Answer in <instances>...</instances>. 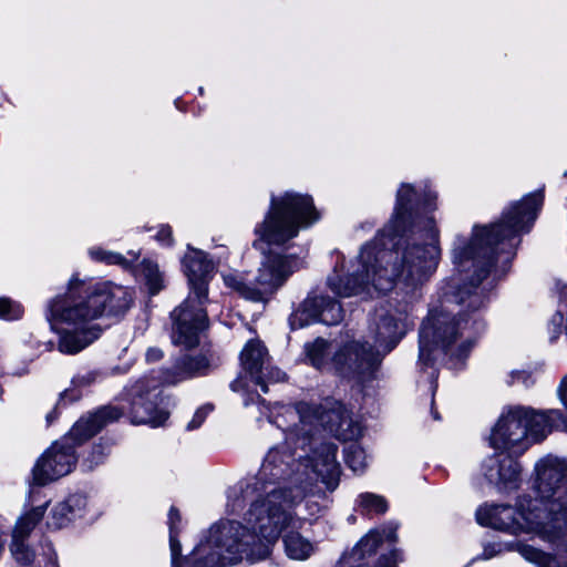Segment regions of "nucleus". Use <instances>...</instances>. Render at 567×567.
Instances as JSON below:
<instances>
[{
  "mask_svg": "<svg viewBox=\"0 0 567 567\" xmlns=\"http://www.w3.org/2000/svg\"><path fill=\"white\" fill-rule=\"evenodd\" d=\"M543 204V195L534 193L507 207L499 221L474 226L471 240L457 237L452 259L458 278L445 292L442 310H432L420 330V361L432 362V354L441 349L461 358L467 353L475 338L483 330V323L474 316L464 318L453 306H465L478 310L484 297L478 285L492 268L501 262L509 264L519 243V235L529 231Z\"/></svg>",
  "mask_w": 567,
  "mask_h": 567,
  "instance_id": "nucleus-1",
  "label": "nucleus"
},
{
  "mask_svg": "<svg viewBox=\"0 0 567 567\" xmlns=\"http://www.w3.org/2000/svg\"><path fill=\"white\" fill-rule=\"evenodd\" d=\"M436 194H424L422 207L415 206L416 192L402 184L396 193L394 213L378 236L363 245L346 274L336 266L328 286L339 297H374L391 291L396 284L416 289L436 270L441 248L439 229L431 215Z\"/></svg>",
  "mask_w": 567,
  "mask_h": 567,
  "instance_id": "nucleus-2",
  "label": "nucleus"
},
{
  "mask_svg": "<svg viewBox=\"0 0 567 567\" xmlns=\"http://www.w3.org/2000/svg\"><path fill=\"white\" fill-rule=\"evenodd\" d=\"M289 468L280 451L269 450L258 474L241 491L245 498L258 497L245 515L247 526L234 520L212 526L187 559L188 567H224L244 558H267L281 533L296 522L291 508L306 496L305 487L292 488L286 482Z\"/></svg>",
  "mask_w": 567,
  "mask_h": 567,
  "instance_id": "nucleus-3",
  "label": "nucleus"
},
{
  "mask_svg": "<svg viewBox=\"0 0 567 567\" xmlns=\"http://www.w3.org/2000/svg\"><path fill=\"white\" fill-rule=\"evenodd\" d=\"M535 497H522L517 508L509 505H484L476 511L482 526L517 534L534 533L567 549V463L547 455L535 465Z\"/></svg>",
  "mask_w": 567,
  "mask_h": 567,
  "instance_id": "nucleus-4",
  "label": "nucleus"
},
{
  "mask_svg": "<svg viewBox=\"0 0 567 567\" xmlns=\"http://www.w3.org/2000/svg\"><path fill=\"white\" fill-rule=\"evenodd\" d=\"M132 295L123 286L92 282L72 276L66 291L52 298L47 306V319L59 336L58 350L76 354L96 341L102 327L96 322L104 315L124 313Z\"/></svg>",
  "mask_w": 567,
  "mask_h": 567,
  "instance_id": "nucleus-5",
  "label": "nucleus"
},
{
  "mask_svg": "<svg viewBox=\"0 0 567 567\" xmlns=\"http://www.w3.org/2000/svg\"><path fill=\"white\" fill-rule=\"evenodd\" d=\"M554 429H567L565 414L558 409L511 406L504 410L489 435L491 446L501 452L484 460L483 475L498 488H515L520 475L515 456L522 455L532 443L543 441Z\"/></svg>",
  "mask_w": 567,
  "mask_h": 567,
  "instance_id": "nucleus-6",
  "label": "nucleus"
},
{
  "mask_svg": "<svg viewBox=\"0 0 567 567\" xmlns=\"http://www.w3.org/2000/svg\"><path fill=\"white\" fill-rule=\"evenodd\" d=\"M286 434L285 442L272 450L280 451L284 461L290 463L286 482L292 488L305 487L311 491L315 481L320 480L329 489L338 486L340 464L337 461V445L315 437L318 431L309 432L298 421L286 415V408L275 419Z\"/></svg>",
  "mask_w": 567,
  "mask_h": 567,
  "instance_id": "nucleus-7",
  "label": "nucleus"
},
{
  "mask_svg": "<svg viewBox=\"0 0 567 567\" xmlns=\"http://www.w3.org/2000/svg\"><path fill=\"white\" fill-rule=\"evenodd\" d=\"M413 326L408 302L390 300L377 309L369 327V338L344 343L333 355L336 370L346 377L372 375L384 355L391 352Z\"/></svg>",
  "mask_w": 567,
  "mask_h": 567,
  "instance_id": "nucleus-8",
  "label": "nucleus"
},
{
  "mask_svg": "<svg viewBox=\"0 0 567 567\" xmlns=\"http://www.w3.org/2000/svg\"><path fill=\"white\" fill-rule=\"evenodd\" d=\"M190 292L185 301L172 312V340L176 346L194 348L199 342V333L208 327L207 301L208 276L214 269L212 260L202 250L188 247L183 259Z\"/></svg>",
  "mask_w": 567,
  "mask_h": 567,
  "instance_id": "nucleus-9",
  "label": "nucleus"
},
{
  "mask_svg": "<svg viewBox=\"0 0 567 567\" xmlns=\"http://www.w3.org/2000/svg\"><path fill=\"white\" fill-rule=\"evenodd\" d=\"M124 413V408L104 406L86 417L80 419L70 432L52 443L38 458L32 474L38 485H45L69 475L78 463L75 449L107 423L116 421Z\"/></svg>",
  "mask_w": 567,
  "mask_h": 567,
  "instance_id": "nucleus-10",
  "label": "nucleus"
},
{
  "mask_svg": "<svg viewBox=\"0 0 567 567\" xmlns=\"http://www.w3.org/2000/svg\"><path fill=\"white\" fill-rule=\"evenodd\" d=\"M318 219L319 214L310 196L287 192L271 197L270 208L262 223L255 228V234L261 241L280 246Z\"/></svg>",
  "mask_w": 567,
  "mask_h": 567,
  "instance_id": "nucleus-11",
  "label": "nucleus"
},
{
  "mask_svg": "<svg viewBox=\"0 0 567 567\" xmlns=\"http://www.w3.org/2000/svg\"><path fill=\"white\" fill-rule=\"evenodd\" d=\"M241 372L230 384L235 392H241L245 396V405L255 402L264 403L260 395L252 391V386H260L264 393L267 392L268 382H280L286 378L285 372L272 367L268 350L259 340L248 341L240 352Z\"/></svg>",
  "mask_w": 567,
  "mask_h": 567,
  "instance_id": "nucleus-12",
  "label": "nucleus"
},
{
  "mask_svg": "<svg viewBox=\"0 0 567 567\" xmlns=\"http://www.w3.org/2000/svg\"><path fill=\"white\" fill-rule=\"evenodd\" d=\"M286 415L291 421H298L303 426H309V432L324 427L344 441L359 439L363 431L360 423L353 421L349 412L340 404L331 409H323L299 402L295 406L286 408Z\"/></svg>",
  "mask_w": 567,
  "mask_h": 567,
  "instance_id": "nucleus-13",
  "label": "nucleus"
},
{
  "mask_svg": "<svg viewBox=\"0 0 567 567\" xmlns=\"http://www.w3.org/2000/svg\"><path fill=\"white\" fill-rule=\"evenodd\" d=\"M300 267L301 261L292 256L275 252L265 255L252 282V301H267Z\"/></svg>",
  "mask_w": 567,
  "mask_h": 567,
  "instance_id": "nucleus-14",
  "label": "nucleus"
},
{
  "mask_svg": "<svg viewBox=\"0 0 567 567\" xmlns=\"http://www.w3.org/2000/svg\"><path fill=\"white\" fill-rule=\"evenodd\" d=\"M396 527L392 524L382 529H372L364 535L352 550L342 558L343 567H396L398 555L391 551L389 555H382L378 560V566H372L373 556L378 547L384 539L395 542Z\"/></svg>",
  "mask_w": 567,
  "mask_h": 567,
  "instance_id": "nucleus-15",
  "label": "nucleus"
},
{
  "mask_svg": "<svg viewBox=\"0 0 567 567\" xmlns=\"http://www.w3.org/2000/svg\"><path fill=\"white\" fill-rule=\"evenodd\" d=\"M150 380H138L128 390L131 399V417L136 424H150L154 427L164 424L168 412L158 409L159 390L157 384Z\"/></svg>",
  "mask_w": 567,
  "mask_h": 567,
  "instance_id": "nucleus-16",
  "label": "nucleus"
},
{
  "mask_svg": "<svg viewBox=\"0 0 567 567\" xmlns=\"http://www.w3.org/2000/svg\"><path fill=\"white\" fill-rule=\"evenodd\" d=\"M343 318V310L339 302L328 296H312L303 300L299 308L290 316L292 329H301L313 322L337 324Z\"/></svg>",
  "mask_w": 567,
  "mask_h": 567,
  "instance_id": "nucleus-17",
  "label": "nucleus"
},
{
  "mask_svg": "<svg viewBox=\"0 0 567 567\" xmlns=\"http://www.w3.org/2000/svg\"><path fill=\"white\" fill-rule=\"evenodd\" d=\"M517 551L524 559L536 567H567L566 551L557 550L555 554H547L538 548L520 542L512 544L491 543L484 546L483 558L491 559L503 551Z\"/></svg>",
  "mask_w": 567,
  "mask_h": 567,
  "instance_id": "nucleus-18",
  "label": "nucleus"
},
{
  "mask_svg": "<svg viewBox=\"0 0 567 567\" xmlns=\"http://www.w3.org/2000/svg\"><path fill=\"white\" fill-rule=\"evenodd\" d=\"M96 514L93 499L84 493H74L52 507L47 524L51 528L59 529L75 519L94 517Z\"/></svg>",
  "mask_w": 567,
  "mask_h": 567,
  "instance_id": "nucleus-19",
  "label": "nucleus"
},
{
  "mask_svg": "<svg viewBox=\"0 0 567 567\" xmlns=\"http://www.w3.org/2000/svg\"><path fill=\"white\" fill-rule=\"evenodd\" d=\"M45 511V505L32 508L20 517L13 527L10 551L16 561L20 565L29 566L34 560V553L25 544V539L43 518Z\"/></svg>",
  "mask_w": 567,
  "mask_h": 567,
  "instance_id": "nucleus-20",
  "label": "nucleus"
},
{
  "mask_svg": "<svg viewBox=\"0 0 567 567\" xmlns=\"http://www.w3.org/2000/svg\"><path fill=\"white\" fill-rule=\"evenodd\" d=\"M208 361L203 355H184L177 361L175 371L167 373L163 378V381L166 383H176L195 375L204 374L208 370Z\"/></svg>",
  "mask_w": 567,
  "mask_h": 567,
  "instance_id": "nucleus-21",
  "label": "nucleus"
},
{
  "mask_svg": "<svg viewBox=\"0 0 567 567\" xmlns=\"http://www.w3.org/2000/svg\"><path fill=\"white\" fill-rule=\"evenodd\" d=\"M285 550L295 560H306L315 551V544L297 532H288L284 536Z\"/></svg>",
  "mask_w": 567,
  "mask_h": 567,
  "instance_id": "nucleus-22",
  "label": "nucleus"
},
{
  "mask_svg": "<svg viewBox=\"0 0 567 567\" xmlns=\"http://www.w3.org/2000/svg\"><path fill=\"white\" fill-rule=\"evenodd\" d=\"M89 255L96 261H103L107 265H118L124 269L131 268L133 262L138 258V252L135 251H128L127 257H125L118 252L105 250L100 247L91 248Z\"/></svg>",
  "mask_w": 567,
  "mask_h": 567,
  "instance_id": "nucleus-23",
  "label": "nucleus"
},
{
  "mask_svg": "<svg viewBox=\"0 0 567 567\" xmlns=\"http://www.w3.org/2000/svg\"><path fill=\"white\" fill-rule=\"evenodd\" d=\"M355 508L363 515H381L388 511V502L381 495L367 492L357 497Z\"/></svg>",
  "mask_w": 567,
  "mask_h": 567,
  "instance_id": "nucleus-24",
  "label": "nucleus"
},
{
  "mask_svg": "<svg viewBox=\"0 0 567 567\" xmlns=\"http://www.w3.org/2000/svg\"><path fill=\"white\" fill-rule=\"evenodd\" d=\"M100 374L96 371H81L71 380V386L63 393L64 396L75 400L81 395V391L91 386L99 380Z\"/></svg>",
  "mask_w": 567,
  "mask_h": 567,
  "instance_id": "nucleus-25",
  "label": "nucleus"
},
{
  "mask_svg": "<svg viewBox=\"0 0 567 567\" xmlns=\"http://www.w3.org/2000/svg\"><path fill=\"white\" fill-rule=\"evenodd\" d=\"M141 272L152 295L157 293L163 288V276L156 262L144 259L141 264Z\"/></svg>",
  "mask_w": 567,
  "mask_h": 567,
  "instance_id": "nucleus-26",
  "label": "nucleus"
},
{
  "mask_svg": "<svg viewBox=\"0 0 567 567\" xmlns=\"http://www.w3.org/2000/svg\"><path fill=\"white\" fill-rule=\"evenodd\" d=\"M223 280H224V284L228 288L235 290L236 292H238L245 299H248V300L252 301V297L250 295H252V292L255 290L254 289V284L252 282H250V284L246 282L240 274H238V272H227V274H224L223 275Z\"/></svg>",
  "mask_w": 567,
  "mask_h": 567,
  "instance_id": "nucleus-27",
  "label": "nucleus"
},
{
  "mask_svg": "<svg viewBox=\"0 0 567 567\" xmlns=\"http://www.w3.org/2000/svg\"><path fill=\"white\" fill-rule=\"evenodd\" d=\"M367 453L357 443H351L346 449V463L355 473L362 472L367 466Z\"/></svg>",
  "mask_w": 567,
  "mask_h": 567,
  "instance_id": "nucleus-28",
  "label": "nucleus"
},
{
  "mask_svg": "<svg viewBox=\"0 0 567 567\" xmlns=\"http://www.w3.org/2000/svg\"><path fill=\"white\" fill-rule=\"evenodd\" d=\"M328 343L323 339H317L315 342L306 346L307 358L316 368H321L324 363Z\"/></svg>",
  "mask_w": 567,
  "mask_h": 567,
  "instance_id": "nucleus-29",
  "label": "nucleus"
},
{
  "mask_svg": "<svg viewBox=\"0 0 567 567\" xmlns=\"http://www.w3.org/2000/svg\"><path fill=\"white\" fill-rule=\"evenodd\" d=\"M23 315V308L20 303L6 298H0V318L3 320H17Z\"/></svg>",
  "mask_w": 567,
  "mask_h": 567,
  "instance_id": "nucleus-30",
  "label": "nucleus"
},
{
  "mask_svg": "<svg viewBox=\"0 0 567 567\" xmlns=\"http://www.w3.org/2000/svg\"><path fill=\"white\" fill-rule=\"evenodd\" d=\"M109 454V446L105 444H96L93 446L90 454L84 458L83 465L87 467V470H93L95 466L102 464Z\"/></svg>",
  "mask_w": 567,
  "mask_h": 567,
  "instance_id": "nucleus-31",
  "label": "nucleus"
},
{
  "mask_svg": "<svg viewBox=\"0 0 567 567\" xmlns=\"http://www.w3.org/2000/svg\"><path fill=\"white\" fill-rule=\"evenodd\" d=\"M212 410H213V406H212V405H209V404H208V405H204V406L199 408V409L195 412V414H194V416H193L192 421L188 423L187 429H188V430H194V429L199 427V426L203 424V422L205 421L206 416L208 415V413H209Z\"/></svg>",
  "mask_w": 567,
  "mask_h": 567,
  "instance_id": "nucleus-32",
  "label": "nucleus"
},
{
  "mask_svg": "<svg viewBox=\"0 0 567 567\" xmlns=\"http://www.w3.org/2000/svg\"><path fill=\"white\" fill-rule=\"evenodd\" d=\"M169 546H171V554H172V567H181L179 566V555H181V544L176 539L175 532L169 530Z\"/></svg>",
  "mask_w": 567,
  "mask_h": 567,
  "instance_id": "nucleus-33",
  "label": "nucleus"
},
{
  "mask_svg": "<svg viewBox=\"0 0 567 567\" xmlns=\"http://www.w3.org/2000/svg\"><path fill=\"white\" fill-rule=\"evenodd\" d=\"M508 384L522 383L528 385L530 383V374L526 371L515 370L509 373Z\"/></svg>",
  "mask_w": 567,
  "mask_h": 567,
  "instance_id": "nucleus-34",
  "label": "nucleus"
},
{
  "mask_svg": "<svg viewBox=\"0 0 567 567\" xmlns=\"http://www.w3.org/2000/svg\"><path fill=\"white\" fill-rule=\"evenodd\" d=\"M155 238L163 245H171L173 243L172 228L167 225L161 226Z\"/></svg>",
  "mask_w": 567,
  "mask_h": 567,
  "instance_id": "nucleus-35",
  "label": "nucleus"
},
{
  "mask_svg": "<svg viewBox=\"0 0 567 567\" xmlns=\"http://www.w3.org/2000/svg\"><path fill=\"white\" fill-rule=\"evenodd\" d=\"M163 357V352L157 348H150L146 352V360L150 362L157 361Z\"/></svg>",
  "mask_w": 567,
  "mask_h": 567,
  "instance_id": "nucleus-36",
  "label": "nucleus"
},
{
  "mask_svg": "<svg viewBox=\"0 0 567 567\" xmlns=\"http://www.w3.org/2000/svg\"><path fill=\"white\" fill-rule=\"evenodd\" d=\"M45 547L48 549V564H47V567H59L58 563H56V554L54 553V550L52 548V545L51 544H47Z\"/></svg>",
  "mask_w": 567,
  "mask_h": 567,
  "instance_id": "nucleus-37",
  "label": "nucleus"
},
{
  "mask_svg": "<svg viewBox=\"0 0 567 567\" xmlns=\"http://www.w3.org/2000/svg\"><path fill=\"white\" fill-rule=\"evenodd\" d=\"M169 530L174 532L175 523L179 520V514L176 508L172 507L168 514Z\"/></svg>",
  "mask_w": 567,
  "mask_h": 567,
  "instance_id": "nucleus-38",
  "label": "nucleus"
},
{
  "mask_svg": "<svg viewBox=\"0 0 567 567\" xmlns=\"http://www.w3.org/2000/svg\"><path fill=\"white\" fill-rule=\"evenodd\" d=\"M563 322V313L560 311H558L554 317H553V323L556 326V327H560Z\"/></svg>",
  "mask_w": 567,
  "mask_h": 567,
  "instance_id": "nucleus-39",
  "label": "nucleus"
},
{
  "mask_svg": "<svg viewBox=\"0 0 567 567\" xmlns=\"http://www.w3.org/2000/svg\"><path fill=\"white\" fill-rule=\"evenodd\" d=\"M54 417H55V415H54V413H53V412L49 413V414L47 415V422H48L49 424H50V423H52V421L54 420Z\"/></svg>",
  "mask_w": 567,
  "mask_h": 567,
  "instance_id": "nucleus-40",
  "label": "nucleus"
},
{
  "mask_svg": "<svg viewBox=\"0 0 567 567\" xmlns=\"http://www.w3.org/2000/svg\"><path fill=\"white\" fill-rule=\"evenodd\" d=\"M432 414H433L434 420H440V416H439V414L434 411V408H433V406H432Z\"/></svg>",
  "mask_w": 567,
  "mask_h": 567,
  "instance_id": "nucleus-41",
  "label": "nucleus"
}]
</instances>
